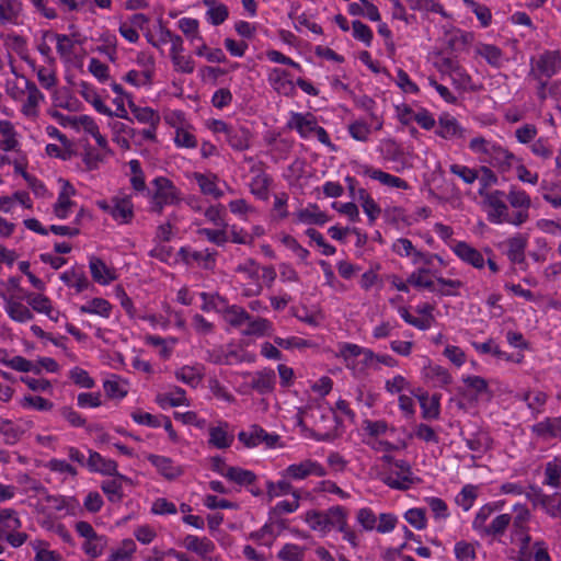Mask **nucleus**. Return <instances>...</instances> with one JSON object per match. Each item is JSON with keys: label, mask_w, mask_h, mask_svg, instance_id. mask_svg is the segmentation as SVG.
Segmentation results:
<instances>
[{"label": "nucleus", "mask_w": 561, "mask_h": 561, "mask_svg": "<svg viewBox=\"0 0 561 561\" xmlns=\"http://www.w3.org/2000/svg\"><path fill=\"white\" fill-rule=\"evenodd\" d=\"M21 527V520L16 512L12 508L0 510V538L9 530H15Z\"/></svg>", "instance_id": "bb28decb"}, {"label": "nucleus", "mask_w": 561, "mask_h": 561, "mask_svg": "<svg viewBox=\"0 0 561 561\" xmlns=\"http://www.w3.org/2000/svg\"><path fill=\"white\" fill-rule=\"evenodd\" d=\"M407 522L416 529L421 530L426 527L425 510L411 508L404 515Z\"/></svg>", "instance_id": "864d4df0"}, {"label": "nucleus", "mask_w": 561, "mask_h": 561, "mask_svg": "<svg viewBox=\"0 0 561 561\" xmlns=\"http://www.w3.org/2000/svg\"><path fill=\"white\" fill-rule=\"evenodd\" d=\"M7 312L9 317L18 322H26L33 319L31 310L19 301L7 300Z\"/></svg>", "instance_id": "cd10ccee"}, {"label": "nucleus", "mask_w": 561, "mask_h": 561, "mask_svg": "<svg viewBox=\"0 0 561 561\" xmlns=\"http://www.w3.org/2000/svg\"><path fill=\"white\" fill-rule=\"evenodd\" d=\"M113 207L111 208V216L122 224H129L134 217L133 204L129 198H112Z\"/></svg>", "instance_id": "4468645a"}, {"label": "nucleus", "mask_w": 561, "mask_h": 561, "mask_svg": "<svg viewBox=\"0 0 561 561\" xmlns=\"http://www.w3.org/2000/svg\"><path fill=\"white\" fill-rule=\"evenodd\" d=\"M505 193L503 191H493L486 196V205L492 208L488 214V219L492 224H502L511 220L508 215L507 205L504 203L503 197Z\"/></svg>", "instance_id": "f03ea898"}, {"label": "nucleus", "mask_w": 561, "mask_h": 561, "mask_svg": "<svg viewBox=\"0 0 561 561\" xmlns=\"http://www.w3.org/2000/svg\"><path fill=\"white\" fill-rule=\"evenodd\" d=\"M512 207L528 209L530 207V197L525 191L512 188L507 195Z\"/></svg>", "instance_id": "09e8293b"}, {"label": "nucleus", "mask_w": 561, "mask_h": 561, "mask_svg": "<svg viewBox=\"0 0 561 561\" xmlns=\"http://www.w3.org/2000/svg\"><path fill=\"white\" fill-rule=\"evenodd\" d=\"M306 234L314 241L320 248H322V253L327 256L333 255L335 253V248L329 244L323 236L316 229L309 228L306 230Z\"/></svg>", "instance_id": "e2e57ef3"}, {"label": "nucleus", "mask_w": 561, "mask_h": 561, "mask_svg": "<svg viewBox=\"0 0 561 561\" xmlns=\"http://www.w3.org/2000/svg\"><path fill=\"white\" fill-rule=\"evenodd\" d=\"M87 467L92 472H100L103 476H112L122 481H129L126 476L117 471V462L112 459H105L98 451L89 450Z\"/></svg>", "instance_id": "f257e3e1"}, {"label": "nucleus", "mask_w": 561, "mask_h": 561, "mask_svg": "<svg viewBox=\"0 0 561 561\" xmlns=\"http://www.w3.org/2000/svg\"><path fill=\"white\" fill-rule=\"evenodd\" d=\"M23 407L34 408L38 411H48L53 408V403L39 396H26L22 400Z\"/></svg>", "instance_id": "680f3d73"}, {"label": "nucleus", "mask_w": 561, "mask_h": 561, "mask_svg": "<svg viewBox=\"0 0 561 561\" xmlns=\"http://www.w3.org/2000/svg\"><path fill=\"white\" fill-rule=\"evenodd\" d=\"M545 484L558 488L561 484V467L554 462H548L545 468Z\"/></svg>", "instance_id": "5fc2aeb1"}, {"label": "nucleus", "mask_w": 561, "mask_h": 561, "mask_svg": "<svg viewBox=\"0 0 561 561\" xmlns=\"http://www.w3.org/2000/svg\"><path fill=\"white\" fill-rule=\"evenodd\" d=\"M275 373L273 369H263L252 377L250 387L261 394L272 392L275 386Z\"/></svg>", "instance_id": "f8f14e48"}, {"label": "nucleus", "mask_w": 561, "mask_h": 561, "mask_svg": "<svg viewBox=\"0 0 561 561\" xmlns=\"http://www.w3.org/2000/svg\"><path fill=\"white\" fill-rule=\"evenodd\" d=\"M513 160H515V156L512 152L494 144L485 161L505 171L512 167Z\"/></svg>", "instance_id": "ddd939ff"}, {"label": "nucleus", "mask_w": 561, "mask_h": 561, "mask_svg": "<svg viewBox=\"0 0 561 561\" xmlns=\"http://www.w3.org/2000/svg\"><path fill=\"white\" fill-rule=\"evenodd\" d=\"M228 423L224 422L220 423L219 426H213L209 428V445L219 448L225 449L231 446L233 442V435H228L227 428Z\"/></svg>", "instance_id": "dca6fc26"}, {"label": "nucleus", "mask_w": 561, "mask_h": 561, "mask_svg": "<svg viewBox=\"0 0 561 561\" xmlns=\"http://www.w3.org/2000/svg\"><path fill=\"white\" fill-rule=\"evenodd\" d=\"M193 176L203 194L213 195L216 199L222 197L224 192L216 186L217 175L213 174L210 179L205 174L195 172Z\"/></svg>", "instance_id": "b1692460"}, {"label": "nucleus", "mask_w": 561, "mask_h": 561, "mask_svg": "<svg viewBox=\"0 0 561 561\" xmlns=\"http://www.w3.org/2000/svg\"><path fill=\"white\" fill-rule=\"evenodd\" d=\"M102 491L106 494L108 501L113 503L121 502L123 499L122 484L117 480L105 481L101 485Z\"/></svg>", "instance_id": "8fccbe9b"}, {"label": "nucleus", "mask_w": 561, "mask_h": 561, "mask_svg": "<svg viewBox=\"0 0 561 561\" xmlns=\"http://www.w3.org/2000/svg\"><path fill=\"white\" fill-rule=\"evenodd\" d=\"M277 557L283 561H300L302 550L297 545L286 543L278 552Z\"/></svg>", "instance_id": "69168bd1"}, {"label": "nucleus", "mask_w": 561, "mask_h": 561, "mask_svg": "<svg viewBox=\"0 0 561 561\" xmlns=\"http://www.w3.org/2000/svg\"><path fill=\"white\" fill-rule=\"evenodd\" d=\"M60 279L70 287H75L78 293L85 290L90 283L82 271L72 270L61 274Z\"/></svg>", "instance_id": "a878e982"}, {"label": "nucleus", "mask_w": 561, "mask_h": 561, "mask_svg": "<svg viewBox=\"0 0 561 561\" xmlns=\"http://www.w3.org/2000/svg\"><path fill=\"white\" fill-rule=\"evenodd\" d=\"M20 11V2L16 0H5L0 4V22L3 24L13 21L19 15Z\"/></svg>", "instance_id": "58836bf2"}, {"label": "nucleus", "mask_w": 561, "mask_h": 561, "mask_svg": "<svg viewBox=\"0 0 561 561\" xmlns=\"http://www.w3.org/2000/svg\"><path fill=\"white\" fill-rule=\"evenodd\" d=\"M136 550V545L133 539H124L122 547L112 552L107 561H118L130 558Z\"/></svg>", "instance_id": "3c124183"}, {"label": "nucleus", "mask_w": 561, "mask_h": 561, "mask_svg": "<svg viewBox=\"0 0 561 561\" xmlns=\"http://www.w3.org/2000/svg\"><path fill=\"white\" fill-rule=\"evenodd\" d=\"M449 169L453 174L461 178L467 184H472L478 179V172L466 165L451 164Z\"/></svg>", "instance_id": "052dcab7"}, {"label": "nucleus", "mask_w": 561, "mask_h": 561, "mask_svg": "<svg viewBox=\"0 0 561 561\" xmlns=\"http://www.w3.org/2000/svg\"><path fill=\"white\" fill-rule=\"evenodd\" d=\"M478 54L481 55L483 58H485V60L491 66H494V67L501 66L502 50L499 47H496L494 45H490V44H482L478 48Z\"/></svg>", "instance_id": "ea45409f"}, {"label": "nucleus", "mask_w": 561, "mask_h": 561, "mask_svg": "<svg viewBox=\"0 0 561 561\" xmlns=\"http://www.w3.org/2000/svg\"><path fill=\"white\" fill-rule=\"evenodd\" d=\"M454 252L459 259L476 268H482L484 266L482 254L465 241L457 242L454 247Z\"/></svg>", "instance_id": "6e6552de"}, {"label": "nucleus", "mask_w": 561, "mask_h": 561, "mask_svg": "<svg viewBox=\"0 0 561 561\" xmlns=\"http://www.w3.org/2000/svg\"><path fill=\"white\" fill-rule=\"evenodd\" d=\"M0 37L4 41V45L14 50L21 58H25L27 51L26 39L21 35L15 34H1Z\"/></svg>", "instance_id": "72a5a7b5"}, {"label": "nucleus", "mask_w": 561, "mask_h": 561, "mask_svg": "<svg viewBox=\"0 0 561 561\" xmlns=\"http://www.w3.org/2000/svg\"><path fill=\"white\" fill-rule=\"evenodd\" d=\"M0 433L5 437L8 444H14L19 440L21 432L15 428L11 421L0 417Z\"/></svg>", "instance_id": "4d7b16f0"}, {"label": "nucleus", "mask_w": 561, "mask_h": 561, "mask_svg": "<svg viewBox=\"0 0 561 561\" xmlns=\"http://www.w3.org/2000/svg\"><path fill=\"white\" fill-rule=\"evenodd\" d=\"M436 67L439 72L444 75H450L454 84L462 85L470 81V77L465 73L462 67L454 58H443L439 62L436 64Z\"/></svg>", "instance_id": "39448f33"}, {"label": "nucleus", "mask_w": 561, "mask_h": 561, "mask_svg": "<svg viewBox=\"0 0 561 561\" xmlns=\"http://www.w3.org/2000/svg\"><path fill=\"white\" fill-rule=\"evenodd\" d=\"M266 489H267V496L270 500H272L276 496L293 493V491H295L293 489V485L286 480L278 481L277 483H274L273 481H267Z\"/></svg>", "instance_id": "de8ad7c7"}, {"label": "nucleus", "mask_w": 561, "mask_h": 561, "mask_svg": "<svg viewBox=\"0 0 561 561\" xmlns=\"http://www.w3.org/2000/svg\"><path fill=\"white\" fill-rule=\"evenodd\" d=\"M226 139L236 150H245L249 148L250 131L243 126H231Z\"/></svg>", "instance_id": "a211bd4d"}, {"label": "nucleus", "mask_w": 561, "mask_h": 561, "mask_svg": "<svg viewBox=\"0 0 561 561\" xmlns=\"http://www.w3.org/2000/svg\"><path fill=\"white\" fill-rule=\"evenodd\" d=\"M70 379L78 386L91 389L95 386V381L90 377L89 373L80 367H75L69 373Z\"/></svg>", "instance_id": "c03bdc74"}, {"label": "nucleus", "mask_w": 561, "mask_h": 561, "mask_svg": "<svg viewBox=\"0 0 561 561\" xmlns=\"http://www.w3.org/2000/svg\"><path fill=\"white\" fill-rule=\"evenodd\" d=\"M382 482L391 489L405 491L410 488V485L414 482L413 477L403 476L401 473H397V478L392 476H386L381 478Z\"/></svg>", "instance_id": "37998d69"}, {"label": "nucleus", "mask_w": 561, "mask_h": 561, "mask_svg": "<svg viewBox=\"0 0 561 561\" xmlns=\"http://www.w3.org/2000/svg\"><path fill=\"white\" fill-rule=\"evenodd\" d=\"M293 496L295 497L294 501H282L277 503L271 511H270V518L277 517L284 513H293L299 507V500L300 495L298 491H293Z\"/></svg>", "instance_id": "c9c22d12"}, {"label": "nucleus", "mask_w": 561, "mask_h": 561, "mask_svg": "<svg viewBox=\"0 0 561 561\" xmlns=\"http://www.w3.org/2000/svg\"><path fill=\"white\" fill-rule=\"evenodd\" d=\"M111 309V304L103 298H93L90 302L80 307L82 313H95L103 318L110 317Z\"/></svg>", "instance_id": "c756f323"}, {"label": "nucleus", "mask_w": 561, "mask_h": 561, "mask_svg": "<svg viewBox=\"0 0 561 561\" xmlns=\"http://www.w3.org/2000/svg\"><path fill=\"white\" fill-rule=\"evenodd\" d=\"M533 430L542 437H561V416L548 417L535 424Z\"/></svg>", "instance_id": "6ab92c4d"}, {"label": "nucleus", "mask_w": 561, "mask_h": 561, "mask_svg": "<svg viewBox=\"0 0 561 561\" xmlns=\"http://www.w3.org/2000/svg\"><path fill=\"white\" fill-rule=\"evenodd\" d=\"M147 459L168 480H174L183 473L181 467L174 466L172 459L168 457L150 454Z\"/></svg>", "instance_id": "1a4fd4ad"}, {"label": "nucleus", "mask_w": 561, "mask_h": 561, "mask_svg": "<svg viewBox=\"0 0 561 561\" xmlns=\"http://www.w3.org/2000/svg\"><path fill=\"white\" fill-rule=\"evenodd\" d=\"M225 477L239 485H251L256 481V476L253 471L240 467H228Z\"/></svg>", "instance_id": "5701e85b"}, {"label": "nucleus", "mask_w": 561, "mask_h": 561, "mask_svg": "<svg viewBox=\"0 0 561 561\" xmlns=\"http://www.w3.org/2000/svg\"><path fill=\"white\" fill-rule=\"evenodd\" d=\"M26 299L28 305L37 312L46 313L49 316L51 313L53 307L50 299L41 294H27Z\"/></svg>", "instance_id": "f704fd0d"}, {"label": "nucleus", "mask_w": 561, "mask_h": 561, "mask_svg": "<svg viewBox=\"0 0 561 561\" xmlns=\"http://www.w3.org/2000/svg\"><path fill=\"white\" fill-rule=\"evenodd\" d=\"M157 402L161 407H163L164 403H169L171 407L188 405V402L185 398V390L180 387H175L174 392L172 393L158 396Z\"/></svg>", "instance_id": "473e14b6"}, {"label": "nucleus", "mask_w": 561, "mask_h": 561, "mask_svg": "<svg viewBox=\"0 0 561 561\" xmlns=\"http://www.w3.org/2000/svg\"><path fill=\"white\" fill-rule=\"evenodd\" d=\"M328 519V530L331 527H337L340 530H345L346 523V511L342 506H333L325 512Z\"/></svg>", "instance_id": "7c9ffc66"}, {"label": "nucleus", "mask_w": 561, "mask_h": 561, "mask_svg": "<svg viewBox=\"0 0 561 561\" xmlns=\"http://www.w3.org/2000/svg\"><path fill=\"white\" fill-rule=\"evenodd\" d=\"M512 517L510 514H502L496 516L492 523L485 527L482 536H499L503 535L508 527Z\"/></svg>", "instance_id": "2f4dec72"}, {"label": "nucleus", "mask_w": 561, "mask_h": 561, "mask_svg": "<svg viewBox=\"0 0 561 561\" xmlns=\"http://www.w3.org/2000/svg\"><path fill=\"white\" fill-rule=\"evenodd\" d=\"M477 496V486L472 484H466L456 497V503L465 511H469L472 507Z\"/></svg>", "instance_id": "e433bc0d"}, {"label": "nucleus", "mask_w": 561, "mask_h": 561, "mask_svg": "<svg viewBox=\"0 0 561 561\" xmlns=\"http://www.w3.org/2000/svg\"><path fill=\"white\" fill-rule=\"evenodd\" d=\"M43 541H35L32 543L33 548L36 550L35 560L36 561H60L61 556L51 550L41 549L39 546L43 545Z\"/></svg>", "instance_id": "338daca9"}, {"label": "nucleus", "mask_w": 561, "mask_h": 561, "mask_svg": "<svg viewBox=\"0 0 561 561\" xmlns=\"http://www.w3.org/2000/svg\"><path fill=\"white\" fill-rule=\"evenodd\" d=\"M296 216L298 221L309 225L322 226L329 220L327 214L320 211L317 204H310L308 208L298 210Z\"/></svg>", "instance_id": "f3484780"}, {"label": "nucleus", "mask_w": 561, "mask_h": 561, "mask_svg": "<svg viewBox=\"0 0 561 561\" xmlns=\"http://www.w3.org/2000/svg\"><path fill=\"white\" fill-rule=\"evenodd\" d=\"M156 187L153 199L163 201V203L173 204L178 201V190L168 178L158 176L152 181Z\"/></svg>", "instance_id": "423d86ee"}, {"label": "nucleus", "mask_w": 561, "mask_h": 561, "mask_svg": "<svg viewBox=\"0 0 561 561\" xmlns=\"http://www.w3.org/2000/svg\"><path fill=\"white\" fill-rule=\"evenodd\" d=\"M436 135L445 139L453 137H465V129L459 125L458 121L449 115L439 117L438 128L435 130Z\"/></svg>", "instance_id": "9b49d317"}, {"label": "nucleus", "mask_w": 561, "mask_h": 561, "mask_svg": "<svg viewBox=\"0 0 561 561\" xmlns=\"http://www.w3.org/2000/svg\"><path fill=\"white\" fill-rule=\"evenodd\" d=\"M21 78L24 80L25 89L27 91V99L22 106V113L28 117H36L38 114L37 106L39 102L44 100V94L38 90L33 81L26 79L24 76H21Z\"/></svg>", "instance_id": "20e7f679"}, {"label": "nucleus", "mask_w": 561, "mask_h": 561, "mask_svg": "<svg viewBox=\"0 0 561 561\" xmlns=\"http://www.w3.org/2000/svg\"><path fill=\"white\" fill-rule=\"evenodd\" d=\"M289 78V72L284 69L275 68L270 75V81L278 93L291 95L295 92V85Z\"/></svg>", "instance_id": "2eb2a0df"}, {"label": "nucleus", "mask_w": 561, "mask_h": 561, "mask_svg": "<svg viewBox=\"0 0 561 561\" xmlns=\"http://www.w3.org/2000/svg\"><path fill=\"white\" fill-rule=\"evenodd\" d=\"M175 377L180 381L192 387H195L201 380V376L196 373L195 368L190 366H184L180 370H178L175 373Z\"/></svg>", "instance_id": "13d9d810"}, {"label": "nucleus", "mask_w": 561, "mask_h": 561, "mask_svg": "<svg viewBox=\"0 0 561 561\" xmlns=\"http://www.w3.org/2000/svg\"><path fill=\"white\" fill-rule=\"evenodd\" d=\"M226 213L225 206L221 204L216 206H210L205 211V217L211 221L215 226L226 228L227 224L224 219V214Z\"/></svg>", "instance_id": "6e6d98bb"}, {"label": "nucleus", "mask_w": 561, "mask_h": 561, "mask_svg": "<svg viewBox=\"0 0 561 561\" xmlns=\"http://www.w3.org/2000/svg\"><path fill=\"white\" fill-rule=\"evenodd\" d=\"M271 328V322L267 319L259 318L249 322L248 329L244 331L245 335H264Z\"/></svg>", "instance_id": "0e129e2a"}, {"label": "nucleus", "mask_w": 561, "mask_h": 561, "mask_svg": "<svg viewBox=\"0 0 561 561\" xmlns=\"http://www.w3.org/2000/svg\"><path fill=\"white\" fill-rule=\"evenodd\" d=\"M316 126L317 121L311 113H307L306 115L294 113L287 123V127L296 129L302 138L309 137L316 129Z\"/></svg>", "instance_id": "0eeeda50"}, {"label": "nucleus", "mask_w": 561, "mask_h": 561, "mask_svg": "<svg viewBox=\"0 0 561 561\" xmlns=\"http://www.w3.org/2000/svg\"><path fill=\"white\" fill-rule=\"evenodd\" d=\"M133 114L142 124L159 125L160 123V116L150 107H139L134 110Z\"/></svg>", "instance_id": "603ef678"}, {"label": "nucleus", "mask_w": 561, "mask_h": 561, "mask_svg": "<svg viewBox=\"0 0 561 561\" xmlns=\"http://www.w3.org/2000/svg\"><path fill=\"white\" fill-rule=\"evenodd\" d=\"M366 173L374 180H378L380 183L387 186L407 190L409 184L401 178L391 175L381 170H368Z\"/></svg>", "instance_id": "c85d7f7f"}, {"label": "nucleus", "mask_w": 561, "mask_h": 561, "mask_svg": "<svg viewBox=\"0 0 561 561\" xmlns=\"http://www.w3.org/2000/svg\"><path fill=\"white\" fill-rule=\"evenodd\" d=\"M507 256L513 263H523L525 260V248L527 244L526 238L518 234L508 239Z\"/></svg>", "instance_id": "393cba45"}, {"label": "nucleus", "mask_w": 561, "mask_h": 561, "mask_svg": "<svg viewBox=\"0 0 561 561\" xmlns=\"http://www.w3.org/2000/svg\"><path fill=\"white\" fill-rule=\"evenodd\" d=\"M499 506L497 505H492V504H485L483 505L479 512L477 513L473 522H472V527L474 530L479 531L481 535L483 533V530L485 529V522L486 519L491 516V514L497 510Z\"/></svg>", "instance_id": "79ce46f5"}, {"label": "nucleus", "mask_w": 561, "mask_h": 561, "mask_svg": "<svg viewBox=\"0 0 561 561\" xmlns=\"http://www.w3.org/2000/svg\"><path fill=\"white\" fill-rule=\"evenodd\" d=\"M8 366L14 370L27 373L33 371L36 375H39L42 373V368L38 366H34L31 360L22 357V356H14L8 362Z\"/></svg>", "instance_id": "49530a36"}, {"label": "nucleus", "mask_w": 561, "mask_h": 561, "mask_svg": "<svg viewBox=\"0 0 561 561\" xmlns=\"http://www.w3.org/2000/svg\"><path fill=\"white\" fill-rule=\"evenodd\" d=\"M416 397L420 401L423 419H426V420L438 419V416H439V399H438V397L433 396L430 400L428 394L426 392H423Z\"/></svg>", "instance_id": "4be33fe9"}, {"label": "nucleus", "mask_w": 561, "mask_h": 561, "mask_svg": "<svg viewBox=\"0 0 561 561\" xmlns=\"http://www.w3.org/2000/svg\"><path fill=\"white\" fill-rule=\"evenodd\" d=\"M543 508L551 517H561V494L554 493L550 495Z\"/></svg>", "instance_id": "774afa93"}, {"label": "nucleus", "mask_w": 561, "mask_h": 561, "mask_svg": "<svg viewBox=\"0 0 561 561\" xmlns=\"http://www.w3.org/2000/svg\"><path fill=\"white\" fill-rule=\"evenodd\" d=\"M270 179L265 174H259L252 179L251 193L261 199L268 197Z\"/></svg>", "instance_id": "a19ab883"}, {"label": "nucleus", "mask_w": 561, "mask_h": 561, "mask_svg": "<svg viewBox=\"0 0 561 561\" xmlns=\"http://www.w3.org/2000/svg\"><path fill=\"white\" fill-rule=\"evenodd\" d=\"M352 28L353 36L356 39L362 41L366 46H370L374 35L368 25L359 20H355L352 22Z\"/></svg>", "instance_id": "a18cd8bd"}, {"label": "nucleus", "mask_w": 561, "mask_h": 561, "mask_svg": "<svg viewBox=\"0 0 561 561\" xmlns=\"http://www.w3.org/2000/svg\"><path fill=\"white\" fill-rule=\"evenodd\" d=\"M79 408H98L102 404L100 392H82L77 398Z\"/></svg>", "instance_id": "bf43d9fd"}, {"label": "nucleus", "mask_w": 561, "mask_h": 561, "mask_svg": "<svg viewBox=\"0 0 561 561\" xmlns=\"http://www.w3.org/2000/svg\"><path fill=\"white\" fill-rule=\"evenodd\" d=\"M89 267L93 280L101 285H107L116 278L114 272L110 270L100 257L92 256L89 262Z\"/></svg>", "instance_id": "9d476101"}, {"label": "nucleus", "mask_w": 561, "mask_h": 561, "mask_svg": "<svg viewBox=\"0 0 561 561\" xmlns=\"http://www.w3.org/2000/svg\"><path fill=\"white\" fill-rule=\"evenodd\" d=\"M305 522L310 526L313 530L327 531L328 530V519L325 512L319 511H309L305 515Z\"/></svg>", "instance_id": "4c0bfd02"}, {"label": "nucleus", "mask_w": 561, "mask_h": 561, "mask_svg": "<svg viewBox=\"0 0 561 561\" xmlns=\"http://www.w3.org/2000/svg\"><path fill=\"white\" fill-rule=\"evenodd\" d=\"M81 87H82V91H81L82 98L87 102L91 103L96 112H99L103 115L110 116V117H112L114 115L113 111L103 103L102 99L100 98V95L96 93V91L94 89H90V85L85 82H82Z\"/></svg>", "instance_id": "412c9836"}, {"label": "nucleus", "mask_w": 561, "mask_h": 561, "mask_svg": "<svg viewBox=\"0 0 561 561\" xmlns=\"http://www.w3.org/2000/svg\"><path fill=\"white\" fill-rule=\"evenodd\" d=\"M184 546L187 550L193 551L205 558L208 553L213 552L215 545L207 538H198L194 535H187L184 539Z\"/></svg>", "instance_id": "aec40b11"}, {"label": "nucleus", "mask_w": 561, "mask_h": 561, "mask_svg": "<svg viewBox=\"0 0 561 561\" xmlns=\"http://www.w3.org/2000/svg\"><path fill=\"white\" fill-rule=\"evenodd\" d=\"M560 68V56L558 51H546L539 56L536 61V68H533L531 75L536 80L541 77L551 78Z\"/></svg>", "instance_id": "7ed1b4c3"}]
</instances>
